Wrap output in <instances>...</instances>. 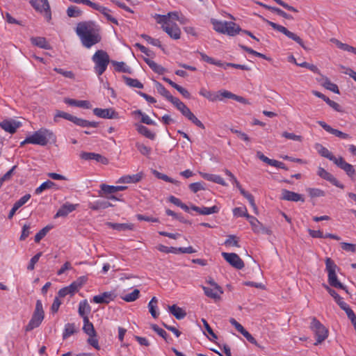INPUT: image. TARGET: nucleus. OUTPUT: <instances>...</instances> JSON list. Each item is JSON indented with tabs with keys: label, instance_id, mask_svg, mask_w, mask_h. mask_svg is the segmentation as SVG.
<instances>
[{
	"label": "nucleus",
	"instance_id": "obj_1",
	"mask_svg": "<svg viewBox=\"0 0 356 356\" xmlns=\"http://www.w3.org/2000/svg\"><path fill=\"white\" fill-rule=\"evenodd\" d=\"M101 26L95 22L89 20L77 24L75 32L82 45L90 49L102 40Z\"/></svg>",
	"mask_w": 356,
	"mask_h": 356
},
{
	"label": "nucleus",
	"instance_id": "obj_2",
	"mask_svg": "<svg viewBox=\"0 0 356 356\" xmlns=\"http://www.w3.org/2000/svg\"><path fill=\"white\" fill-rule=\"evenodd\" d=\"M92 60L95 64V72L98 76H101L106 70L107 66L110 63V58L106 51L100 49L94 54Z\"/></svg>",
	"mask_w": 356,
	"mask_h": 356
},
{
	"label": "nucleus",
	"instance_id": "obj_3",
	"mask_svg": "<svg viewBox=\"0 0 356 356\" xmlns=\"http://www.w3.org/2000/svg\"><path fill=\"white\" fill-rule=\"evenodd\" d=\"M28 140L31 144L45 146L49 140H56V136L51 131L42 128L29 136Z\"/></svg>",
	"mask_w": 356,
	"mask_h": 356
},
{
	"label": "nucleus",
	"instance_id": "obj_4",
	"mask_svg": "<svg viewBox=\"0 0 356 356\" xmlns=\"http://www.w3.org/2000/svg\"><path fill=\"white\" fill-rule=\"evenodd\" d=\"M325 270L327 272L328 283L330 285L334 288L343 289L346 291V293H348L346 286L341 283L337 279L336 270L338 268V267L336 264L332 259L329 257L325 259Z\"/></svg>",
	"mask_w": 356,
	"mask_h": 356
},
{
	"label": "nucleus",
	"instance_id": "obj_5",
	"mask_svg": "<svg viewBox=\"0 0 356 356\" xmlns=\"http://www.w3.org/2000/svg\"><path fill=\"white\" fill-rule=\"evenodd\" d=\"M157 23L161 24L162 29L172 39L178 40L180 38L181 30L178 25L168 20V17L165 16H161L160 15L157 17Z\"/></svg>",
	"mask_w": 356,
	"mask_h": 356
},
{
	"label": "nucleus",
	"instance_id": "obj_6",
	"mask_svg": "<svg viewBox=\"0 0 356 356\" xmlns=\"http://www.w3.org/2000/svg\"><path fill=\"white\" fill-rule=\"evenodd\" d=\"M44 313L42 308V302L40 300L36 301L35 311L33 316L26 327V331L29 332L38 327L43 321Z\"/></svg>",
	"mask_w": 356,
	"mask_h": 356
},
{
	"label": "nucleus",
	"instance_id": "obj_7",
	"mask_svg": "<svg viewBox=\"0 0 356 356\" xmlns=\"http://www.w3.org/2000/svg\"><path fill=\"white\" fill-rule=\"evenodd\" d=\"M310 328L314 332L316 337V341L314 343L315 345L322 343L327 337L328 330L315 317L312 318Z\"/></svg>",
	"mask_w": 356,
	"mask_h": 356
},
{
	"label": "nucleus",
	"instance_id": "obj_8",
	"mask_svg": "<svg viewBox=\"0 0 356 356\" xmlns=\"http://www.w3.org/2000/svg\"><path fill=\"white\" fill-rule=\"evenodd\" d=\"M266 23L270 25L273 29L284 34L286 37L289 38L293 40V41L296 42L298 44H299L303 49H307V47L305 46V44L302 41V40L296 34L294 33L289 31L284 26L277 24L275 22H273L269 20H266Z\"/></svg>",
	"mask_w": 356,
	"mask_h": 356
},
{
	"label": "nucleus",
	"instance_id": "obj_9",
	"mask_svg": "<svg viewBox=\"0 0 356 356\" xmlns=\"http://www.w3.org/2000/svg\"><path fill=\"white\" fill-rule=\"evenodd\" d=\"M30 3L36 11L44 13L47 20L51 19L50 6L47 0H30Z\"/></svg>",
	"mask_w": 356,
	"mask_h": 356
},
{
	"label": "nucleus",
	"instance_id": "obj_10",
	"mask_svg": "<svg viewBox=\"0 0 356 356\" xmlns=\"http://www.w3.org/2000/svg\"><path fill=\"white\" fill-rule=\"evenodd\" d=\"M222 256L232 267L237 270L244 268V262L236 253L222 252Z\"/></svg>",
	"mask_w": 356,
	"mask_h": 356
},
{
	"label": "nucleus",
	"instance_id": "obj_11",
	"mask_svg": "<svg viewBox=\"0 0 356 356\" xmlns=\"http://www.w3.org/2000/svg\"><path fill=\"white\" fill-rule=\"evenodd\" d=\"M22 125L21 122L14 119H6L0 122V127L10 134H14Z\"/></svg>",
	"mask_w": 356,
	"mask_h": 356
},
{
	"label": "nucleus",
	"instance_id": "obj_12",
	"mask_svg": "<svg viewBox=\"0 0 356 356\" xmlns=\"http://www.w3.org/2000/svg\"><path fill=\"white\" fill-rule=\"evenodd\" d=\"M93 113L101 118L104 119H118L119 114L113 108H95L93 110Z\"/></svg>",
	"mask_w": 356,
	"mask_h": 356
},
{
	"label": "nucleus",
	"instance_id": "obj_13",
	"mask_svg": "<svg viewBox=\"0 0 356 356\" xmlns=\"http://www.w3.org/2000/svg\"><path fill=\"white\" fill-rule=\"evenodd\" d=\"M248 221L254 233H263L268 235H270L272 234L271 229L268 227H264L255 217L251 216Z\"/></svg>",
	"mask_w": 356,
	"mask_h": 356
},
{
	"label": "nucleus",
	"instance_id": "obj_14",
	"mask_svg": "<svg viewBox=\"0 0 356 356\" xmlns=\"http://www.w3.org/2000/svg\"><path fill=\"white\" fill-rule=\"evenodd\" d=\"M334 163L339 168L343 170L349 177L354 179V176L356 175V173L353 166L346 162L343 157L340 156L337 158Z\"/></svg>",
	"mask_w": 356,
	"mask_h": 356
},
{
	"label": "nucleus",
	"instance_id": "obj_15",
	"mask_svg": "<svg viewBox=\"0 0 356 356\" xmlns=\"http://www.w3.org/2000/svg\"><path fill=\"white\" fill-rule=\"evenodd\" d=\"M281 199L290 202H305V198L301 194L290 191L286 189H282L281 191Z\"/></svg>",
	"mask_w": 356,
	"mask_h": 356
},
{
	"label": "nucleus",
	"instance_id": "obj_16",
	"mask_svg": "<svg viewBox=\"0 0 356 356\" xmlns=\"http://www.w3.org/2000/svg\"><path fill=\"white\" fill-rule=\"evenodd\" d=\"M79 206V204H73L70 202H65L57 211L54 218L66 217L69 213L76 210Z\"/></svg>",
	"mask_w": 356,
	"mask_h": 356
},
{
	"label": "nucleus",
	"instance_id": "obj_17",
	"mask_svg": "<svg viewBox=\"0 0 356 356\" xmlns=\"http://www.w3.org/2000/svg\"><path fill=\"white\" fill-rule=\"evenodd\" d=\"M101 190L99 191V196L103 197L104 194H114L118 191H122L127 188L124 186H110L105 184L100 185Z\"/></svg>",
	"mask_w": 356,
	"mask_h": 356
},
{
	"label": "nucleus",
	"instance_id": "obj_18",
	"mask_svg": "<svg viewBox=\"0 0 356 356\" xmlns=\"http://www.w3.org/2000/svg\"><path fill=\"white\" fill-rule=\"evenodd\" d=\"M81 159L86 161L95 160L96 161L102 164H107L108 159L102 155L94 152H83L80 154Z\"/></svg>",
	"mask_w": 356,
	"mask_h": 356
},
{
	"label": "nucleus",
	"instance_id": "obj_19",
	"mask_svg": "<svg viewBox=\"0 0 356 356\" xmlns=\"http://www.w3.org/2000/svg\"><path fill=\"white\" fill-rule=\"evenodd\" d=\"M318 124L326 131L334 135L337 137H339L342 139H348L350 138L348 134L343 133L338 129H333L323 121H318Z\"/></svg>",
	"mask_w": 356,
	"mask_h": 356
},
{
	"label": "nucleus",
	"instance_id": "obj_20",
	"mask_svg": "<svg viewBox=\"0 0 356 356\" xmlns=\"http://www.w3.org/2000/svg\"><path fill=\"white\" fill-rule=\"evenodd\" d=\"M115 298V296L114 295V293L111 292V291H106V292H104L102 294L95 296L93 297L92 300L94 302H95L97 304H102V303L108 304L111 301L113 300Z\"/></svg>",
	"mask_w": 356,
	"mask_h": 356
},
{
	"label": "nucleus",
	"instance_id": "obj_21",
	"mask_svg": "<svg viewBox=\"0 0 356 356\" xmlns=\"http://www.w3.org/2000/svg\"><path fill=\"white\" fill-rule=\"evenodd\" d=\"M191 209L199 213L201 215H210L213 213H217L220 211V207L216 205H214L211 207H199L195 205L191 207Z\"/></svg>",
	"mask_w": 356,
	"mask_h": 356
},
{
	"label": "nucleus",
	"instance_id": "obj_22",
	"mask_svg": "<svg viewBox=\"0 0 356 356\" xmlns=\"http://www.w3.org/2000/svg\"><path fill=\"white\" fill-rule=\"evenodd\" d=\"M143 177V172H138L137 174L132 175H124L120 178V179L118 180V182L125 183V184H130V183L135 184V183L139 182L142 179Z\"/></svg>",
	"mask_w": 356,
	"mask_h": 356
},
{
	"label": "nucleus",
	"instance_id": "obj_23",
	"mask_svg": "<svg viewBox=\"0 0 356 356\" xmlns=\"http://www.w3.org/2000/svg\"><path fill=\"white\" fill-rule=\"evenodd\" d=\"M113 205L108 201L98 200L88 204V208L93 211H98L101 209H106L108 207H113Z\"/></svg>",
	"mask_w": 356,
	"mask_h": 356
},
{
	"label": "nucleus",
	"instance_id": "obj_24",
	"mask_svg": "<svg viewBox=\"0 0 356 356\" xmlns=\"http://www.w3.org/2000/svg\"><path fill=\"white\" fill-rule=\"evenodd\" d=\"M64 102L70 106H74L83 108H90L92 107L91 104L87 100H76L70 98H65Z\"/></svg>",
	"mask_w": 356,
	"mask_h": 356
},
{
	"label": "nucleus",
	"instance_id": "obj_25",
	"mask_svg": "<svg viewBox=\"0 0 356 356\" xmlns=\"http://www.w3.org/2000/svg\"><path fill=\"white\" fill-rule=\"evenodd\" d=\"M205 295L212 299L216 300L220 298V294L223 293L222 289H216L212 287L202 286Z\"/></svg>",
	"mask_w": 356,
	"mask_h": 356
},
{
	"label": "nucleus",
	"instance_id": "obj_26",
	"mask_svg": "<svg viewBox=\"0 0 356 356\" xmlns=\"http://www.w3.org/2000/svg\"><path fill=\"white\" fill-rule=\"evenodd\" d=\"M339 306L341 309L346 312L347 316L351 321L355 329L356 330V315L355 314L354 312L344 301L339 302Z\"/></svg>",
	"mask_w": 356,
	"mask_h": 356
},
{
	"label": "nucleus",
	"instance_id": "obj_27",
	"mask_svg": "<svg viewBox=\"0 0 356 356\" xmlns=\"http://www.w3.org/2000/svg\"><path fill=\"white\" fill-rule=\"evenodd\" d=\"M240 32H242V29L238 25L233 22H227L224 34H227L229 36H234Z\"/></svg>",
	"mask_w": 356,
	"mask_h": 356
},
{
	"label": "nucleus",
	"instance_id": "obj_28",
	"mask_svg": "<svg viewBox=\"0 0 356 356\" xmlns=\"http://www.w3.org/2000/svg\"><path fill=\"white\" fill-rule=\"evenodd\" d=\"M106 225L119 232L132 230L134 229V225L131 223H115L108 222L106 223Z\"/></svg>",
	"mask_w": 356,
	"mask_h": 356
},
{
	"label": "nucleus",
	"instance_id": "obj_29",
	"mask_svg": "<svg viewBox=\"0 0 356 356\" xmlns=\"http://www.w3.org/2000/svg\"><path fill=\"white\" fill-rule=\"evenodd\" d=\"M71 122L81 127H97L98 126V123L96 122H90L76 116H73V119Z\"/></svg>",
	"mask_w": 356,
	"mask_h": 356
},
{
	"label": "nucleus",
	"instance_id": "obj_30",
	"mask_svg": "<svg viewBox=\"0 0 356 356\" xmlns=\"http://www.w3.org/2000/svg\"><path fill=\"white\" fill-rule=\"evenodd\" d=\"M31 43L40 48L44 49H50L51 46L47 41L45 38L43 37H33L31 38Z\"/></svg>",
	"mask_w": 356,
	"mask_h": 356
},
{
	"label": "nucleus",
	"instance_id": "obj_31",
	"mask_svg": "<svg viewBox=\"0 0 356 356\" xmlns=\"http://www.w3.org/2000/svg\"><path fill=\"white\" fill-rule=\"evenodd\" d=\"M201 175L204 179L207 181H212L222 186L227 185L226 182L220 175L209 173H201Z\"/></svg>",
	"mask_w": 356,
	"mask_h": 356
},
{
	"label": "nucleus",
	"instance_id": "obj_32",
	"mask_svg": "<svg viewBox=\"0 0 356 356\" xmlns=\"http://www.w3.org/2000/svg\"><path fill=\"white\" fill-rule=\"evenodd\" d=\"M169 312L178 320L185 318L186 312L181 307H177L176 305L168 307Z\"/></svg>",
	"mask_w": 356,
	"mask_h": 356
},
{
	"label": "nucleus",
	"instance_id": "obj_33",
	"mask_svg": "<svg viewBox=\"0 0 356 356\" xmlns=\"http://www.w3.org/2000/svg\"><path fill=\"white\" fill-rule=\"evenodd\" d=\"M144 60L154 72L163 74L165 72V69L163 67L157 64L154 60L147 58H145Z\"/></svg>",
	"mask_w": 356,
	"mask_h": 356
},
{
	"label": "nucleus",
	"instance_id": "obj_34",
	"mask_svg": "<svg viewBox=\"0 0 356 356\" xmlns=\"http://www.w3.org/2000/svg\"><path fill=\"white\" fill-rule=\"evenodd\" d=\"M83 323V331L89 337H96V331L94 328L93 324L90 322L88 317H84Z\"/></svg>",
	"mask_w": 356,
	"mask_h": 356
},
{
	"label": "nucleus",
	"instance_id": "obj_35",
	"mask_svg": "<svg viewBox=\"0 0 356 356\" xmlns=\"http://www.w3.org/2000/svg\"><path fill=\"white\" fill-rule=\"evenodd\" d=\"M122 79L124 83L131 88H143V84L136 79L128 77L127 76H122Z\"/></svg>",
	"mask_w": 356,
	"mask_h": 356
},
{
	"label": "nucleus",
	"instance_id": "obj_36",
	"mask_svg": "<svg viewBox=\"0 0 356 356\" xmlns=\"http://www.w3.org/2000/svg\"><path fill=\"white\" fill-rule=\"evenodd\" d=\"M211 22L213 24V29L216 31L224 34L225 29L227 24V21H219L215 19H211Z\"/></svg>",
	"mask_w": 356,
	"mask_h": 356
},
{
	"label": "nucleus",
	"instance_id": "obj_37",
	"mask_svg": "<svg viewBox=\"0 0 356 356\" xmlns=\"http://www.w3.org/2000/svg\"><path fill=\"white\" fill-rule=\"evenodd\" d=\"M90 306L89 305L86 300L80 302L79 305V314L81 317H83V319L84 317H88L86 314L90 313Z\"/></svg>",
	"mask_w": 356,
	"mask_h": 356
},
{
	"label": "nucleus",
	"instance_id": "obj_38",
	"mask_svg": "<svg viewBox=\"0 0 356 356\" xmlns=\"http://www.w3.org/2000/svg\"><path fill=\"white\" fill-rule=\"evenodd\" d=\"M111 63L115 66V70L117 72H125L129 74L131 73V68L129 66H127L124 62H118L112 60Z\"/></svg>",
	"mask_w": 356,
	"mask_h": 356
},
{
	"label": "nucleus",
	"instance_id": "obj_39",
	"mask_svg": "<svg viewBox=\"0 0 356 356\" xmlns=\"http://www.w3.org/2000/svg\"><path fill=\"white\" fill-rule=\"evenodd\" d=\"M76 332V327L74 323H67L63 333V339H66Z\"/></svg>",
	"mask_w": 356,
	"mask_h": 356
},
{
	"label": "nucleus",
	"instance_id": "obj_40",
	"mask_svg": "<svg viewBox=\"0 0 356 356\" xmlns=\"http://www.w3.org/2000/svg\"><path fill=\"white\" fill-rule=\"evenodd\" d=\"M200 56H201V58L209 63V64H211V65H216V66H218V67H224V68H225V67H227L225 65H224L220 60H216L215 59H213V58L207 56L206 54L203 53V52H199Z\"/></svg>",
	"mask_w": 356,
	"mask_h": 356
},
{
	"label": "nucleus",
	"instance_id": "obj_41",
	"mask_svg": "<svg viewBox=\"0 0 356 356\" xmlns=\"http://www.w3.org/2000/svg\"><path fill=\"white\" fill-rule=\"evenodd\" d=\"M137 131L139 134L143 135L149 139L153 140L155 138V134L152 132L147 127L144 125H137Z\"/></svg>",
	"mask_w": 356,
	"mask_h": 356
},
{
	"label": "nucleus",
	"instance_id": "obj_42",
	"mask_svg": "<svg viewBox=\"0 0 356 356\" xmlns=\"http://www.w3.org/2000/svg\"><path fill=\"white\" fill-rule=\"evenodd\" d=\"M200 95L207 98L209 101L214 102L217 99H220L218 95L202 88L199 92Z\"/></svg>",
	"mask_w": 356,
	"mask_h": 356
},
{
	"label": "nucleus",
	"instance_id": "obj_43",
	"mask_svg": "<svg viewBox=\"0 0 356 356\" xmlns=\"http://www.w3.org/2000/svg\"><path fill=\"white\" fill-rule=\"evenodd\" d=\"M233 214L236 217H245L249 220L251 216L248 213L245 207H236L233 209Z\"/></svg>",
	"mask_w": 356,
	"mask_h": 356
},
{
	"label": "nucleus",
	"instance_id": "obj_44",
	"mask_svg": "<svg viewBox=\"0 0 356 356\" xmlns=\"http://www.w3.org/2000/svg\"><path fill=\"white\" fill-rule=\"evenodd\" d=\"M56 186V184L50 180H47L43 182L39 187H38L35 190V193L36 195H39L42 193L44 191L50 189L53 187Z\"/></svg>",
	"mask_w": 356,
	"mask_h": 356
},
{
	"label": "nucleus",
	"instance_id": "obj_45",
	"mask_svg": "<svg viewBox=\"0 0 356 356\" xmlns=\"http://www.w3.org/2000/svg\"><path fill=\"white\" fill-rule=\"evenodd\" d=\"M318 153L323 157L327 158V159L334 162L337 159L335 157L332 153L326 147L320 145L319 149H318Z\"/></svg>",
	"mask_w": 356,
	"mask_h": 356
},
{
	"label": "nucleus",
	"instance_id": "obj_46",
	"mask_svg": "<svg viewBox=\"0 0 356 356\" xmlns=\"http://www.w3.org/2000/svg\"><path fill=\"white\" fill-rule=\"evenodd\" d=\"M67 15L70 17H79L83 14V12L77 6H70L67 9Z\"/></svg>",
	"mask_w": 356,
	"mask_h": 356
},
{
	"label": "nucleus",
	"instance_id": "obj_47",
	"mask_svg": "<svg viewBox=\"0 0 356 356\" xmlns=\"http://www.w3.org/2000/svg\"><path fill=\"white\" fill-rule=\"evenodd\" d=\"M241 195L248 200V202H249L250 206L252 207L254 212L256 214H257L258 213V208H257V205H256V204L254 202V196L252 194L249 193L248 192H247L245 191H241Z\"/></svg>",
	"mask_w": 356,
	"mask_h": 356
},
{
	"label": "nucleus",
	"instance_id": "obj_48",
	"mask_svg": "<svg viewBox=\"0 0 356 356\" xmlns=\"http://www.w3.org/2000/svg\"><path fill=\"white\" fill-rule=\"evenodd\" d=\"M151 328L155 332H156L160 337L163 338L166 342H169V340H172L171 338L168 337V334H167V332L162 328L159 327L157 325H156V324L151 325Z\"/></svg>",
	"mask_w": 356,
	"mask_h": 356
},
{
	"label": "nucleus",
	"instance_id": "obj_49",
	"mask_svg": "<svg viewBox=\"0 0 356 356\" xmlns=\"http://www.w3.org/2000/svg\"><path fill=\"white\" fill-rule=\"evenodd\" d=\"M155 86H156V88L157 92L161 95H162L163 97L166 98L168 100L170 98L172 95L170 94V92L161 83L156 82L155 83Z\"/></svg>",
	"mask_w": 356,
	"mask_h": 356
},
{
	"label": "nucleus",
	"instance_id": "obj_50",
	"mask_svg": "<svg viewBox=\"0 0 356 356\" xmlns=\"http://www.w3.org/2000/svg\"><path fill=\"white\" fill-rule=\"evenodd\" d=\"M134 113L141 116V122L143 123L148 125H156L155 122L150 119V118L147 115L143 113L140 110L135 111Z\"/></svg>",
	"mask_w": 356,
	"mask_h": 356
},
{
	"label": "nucleus",
	"instance_id": "obj_51",
	"mask_svg": "<svg viewBox=\"0 0 356 356\" xmlns=\"http://www.w3.org/2000/svg\"><path fill=\"white\" fill-rule=\"evenodd\" d=\"M154 174L158 179H162L166 182L172 183L175 185H179V181L175 180L172 178L169 177L168 175L161 173L158 171L154 170Z\"/></svg>",
	"mask_w": 356,
	"mask_h": 356
},
{
	"label": "nucleus",
	"instance_id": "obj_52",
	"mask_svg": "<svg viewBox=\"0 0 356 356\" xmlns=\"http://www.w3.org/2000/svg\"><path fill=\"white\" fill-rule=\"evenodd\" d=\"M139 294L140 291L138 289H134L131 293L125 295L122 297V298L126 302H133L138 298Z\"/></svg>",
	"mask_w": 356,
	"mask_h": 356
},
{
	"label": "nucleus",
	"instance_id": "obj_53",
	"mask_svg": "<svg viewBox=\"0 0 356 356\" xmlns=\"http://www.w3.org/2000/svg\"><path fill=\"white\" fill-rule=\"evenodd\" d=\"M51 229V227L47 225L40 230L35 236V242L39 243L47 235Z\"/></svg>",
	"mask_w": 356,
	"mask_h": 356
},
{
	"label": "nucleus",
	"instance_id": "obj_54",
	"mask_svg": "<svg viewBox=\"0 0 356 356\" xmlns=\"http://www.w3.org/2000/svg\"><path fill=\"white\" fill-rule=\"evenodd\" d=\"M323 86L326 89H327L334 93L339 94V90L338 88V86L335 83H332L328 79H325V80L323 83Z\"/></svg>",
	"mask_w": 356,
	"mask_h": 356
},
{
	"label": "nucleus",
	"instance_id": "obj_55",
	"mask_svg": "<svg viewBox=\"0 0 356 356\" xmlns=\"http://www.w3.org/2000/svg\"><path fill=\"white\" fill-rule=\"evenodd\" d=\"M73 116L74 115H72L70 113H67L66 112L57 110L56 111V114L54 115V121L56 122L58 118H64V119L71 122L72 120L73 119Z\"/></svg>",
	"mask_w": 356,
	"mask_h": 356
},
{
	"label": "nucleus",
	"instance_id": "obj_56",
	"mask_svg": "<svg viewBox=\"0 0 356 356\" xmlns=\"http://www.w3.org/2000/svg\"><path fill=\"white\" fill-rule=\"evenodd\" d=\"M324 286L338 305L339 302H343V298L334 289L327 285H324Z\"/></svg>",
	"mask_w": 356,
	"mask_h": 356
},
{
	"label": "nucleus",
	"instance_id": "obj_57",
	"mask_svg": "<svg viewBox=\"0 0 356 356\" xmlns=\"http://www.w3.org/2000/svg\"><path fill=\"white\" fill-rule=\"evenodd\" d=\"M309 195L312 197H318L325 196V192L319 188H309L307 189Z\"/></svg>",
	"mask_w": 356,
	"mask_h": 356
},
{
	"label": "nucleus",
	"instance_id": "obj_58",
	"mask_svg": "<svg viewBox=\"0 0 356 356\" xmlns=\"http://www.w3.org/2000/svg\"><path fill=\"white\" fill-rule=\"evenodd\" d=\"M225 245L227 246H235V247H240L238 244V240L237 238L234 235H229L226 241H225Z\"/></svg>",
	"mask_w": 356,
	"mask_h": 356
},
{
	"label": "nucleus",
	"instance_id": "obj_59",
	"mask_svg": "<svg viewBox=\"0 0 356 356\" xmlns=\"http://www.w3.org/2000/svg\"><path fill=\"white\" fill-rule=\"evenodd\" d=\"M202 322L203 323L204 328L211 337V338H209V340L214 341L215 339H217V335L213 332V330L211 329L207 321L204 318H202Z\"/></svg>",
	"mask_w": 356,
	"mask_h": 356
},
{
	"label": "nucleus",
	"instance_id": "obj_60",
	"mask_svg": "<svg viewBox=\"0 0 356 356\" xmlns=\"http://www.w3.org/2000/svg\"><path fill=\"white\" fill-rule=\"evenodd\" d=\"M296 65H298V66L302 67L307 68V69L310 70L312 72H314L316 74H319L318 68L316 65H314L313 64H310V63H307V62H303V63H296Z\"/></svg>",
	"mask_w": 356,
	"mask_h": 356
},
{
	"label": "nucleus",
	"instance_id": "obj_61",
	"mask_svg": "<svg viewBox=\"0 0 356 356\" xmlns=\"http://www.w3.org/2000/svg\"><path fill=\"white\" fill-rule=\"evenodd\" d=\"M42 253L41 252L34 255L30 260V262L27 266L29 270H33L35 268V264L38 261Z\"/></svg>",
	"mask_w": 356,
	"mask_h": 356
},
{
	"label": "nucleus",
	"instance_id": "obj_62",
	"mask_svg": "<svg viewBox=\"0 0 356 356\" xmlns=\"http://www.w3.org/2000/svg\"><path fill=\"white\" fill-rule=\"evenodd\" d=\"M141 38H143L148 43H149L154 46L159 47H161V42L158 39L152 38V37H150L149 35H146V34H142Z\"/></svg>",
	"mask_w": 356,
	"mask_h": 356
},
{
	"label": "nucleus",
	"instance_id": "obj_63",
	"mask_svg": "<svg viewBox=\"0 0 356 356\" xmlns=\"http://www.w3.org/2000/svg\"><path fill=\"white\" fill-rule=\"evenodd\" d=\"M31 225L29 224H25L22 230V234L20 236L19 239L21 241H24L31 234Z\"/></svg>",
	"mask_w": 356,
	"mask_h": 356
},
{
	"label": "nucleus",
	"instance_id": "obj_64",
	"mask_svg": "<svg viewBox=\"0 0 356 356\" xmlns=\"http://www.w3.org/2000/svg\"><path fill=\"white\" fill-rule=\"evenodd\" d=\"M136 147L143 155L148 156L151 152V148L143 144L137 143Z\"/></svg>",
	"mask_w": 356,
	"mask_h": 356
}]
</instances>
